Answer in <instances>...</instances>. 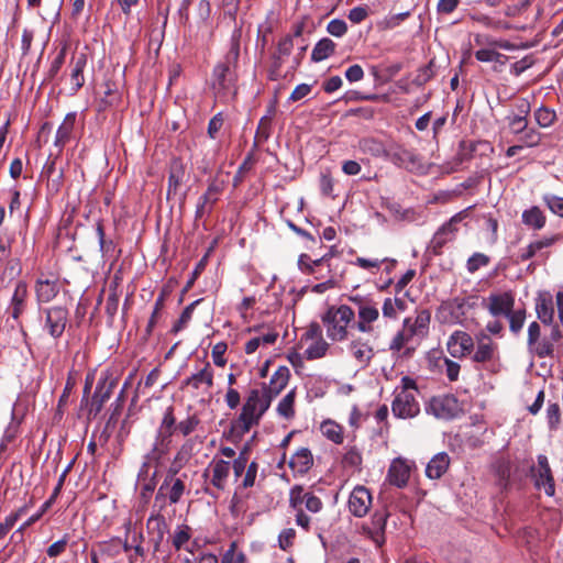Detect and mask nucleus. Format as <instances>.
<instances>
[{"mask_svg": "<svg viewBox=\"0 0 563 563\" xmlns=\"http://www.w3.org/2000/svg\"><path fill=\"white\" fill-rule=\"evenodd\" d=\"M240 56L239 35L231 38V47L223 62L218 63L211 75V89L217 100L227 102L236 93L234 67Z\"/></svg>", "mask_w": 563, "mask_h": 563, "instance_id": "nucleus-1", "label": "nucleus"}, {"mask_svg": "<svg viewBox=\"0 0 563 563\" xmlns=\"http://www.w3.org/2000/svg\"><path fill=\"white\" fill-rule=\"evenodd\" d=\"M272 400L264 389H251L233 428L241 434L249 432L253 426L260 423Z\"/></svg>", "mask_w": 563, "mask_h": 563, "instance_id": "nucleus-2", "label": "nucleus"}, {"mask_svg": "<svg viewBox=\"0 0 563 563\" xmlns=\"http://www.w3.org/2000/svg\"><path fill=\"white\" fill-rule=\"evenodd\" d=\"M355 312L346 305L331 306L321 317L327 336L333 342H342L349 338V325L354 321Z\"/></svg>", "mask_w": 563, "mask_h": 563, "instance_id": "nucleus-3", "label": "nucleus"}, {"mask_svg": "<svg viewBox=\"0 0 563 563\" xmlns=\"http://www.w3.org/2000/svg\"><path fill=\"white\" fill-rule=\"evenodd\" d=\"M417 383L409 376L401 378V387L391 402L393 415L399 419H411L420 413V405L416 398Z\"/></svg>", "mask_w": 563, "mask_h": 563, "instance_id": "nucleus-4", "label": "nucleus"}, {"mask_svg": "<svg viewBox=\"0 0 563 563\" xmlns=\"http://www.w3.org/2000/svg\"><path fill=\"white\" fill-rule=\"evenodd\" d=\"M294 49L292 36L290 34L282 37L277 47L272 54L271 65L268 67V78L271 80H278L286 77L289 71V65L291 63V52Z\"/></svg>", "mask_w": 563, "mask_h": 563, "instance_id": "nucleus-5", "label": "nucleus"}, {"mask_svg": "<svg viewBox=\"0 0 563 563\" xmlns=\"http://www.w3.org/2000/svg\"><path fill=\"white\" fill-rule=\"evenodd\" d=\"M426 411L438 419L450 420L455 418L462 411V408L455 396L445 394L433 396L429 400Z\"/></svg>", "mask_w": 563, "mask_h": 563, "instance_id": "nucleus-6", "label": "nucleus"}, {"mask_svg": "<svg viewBox=\"0 0 563 563\" xmlns=\"http://www.w3.org/2000/svg\"><path fill=\"white\" fill-rule=\"evenodd\" d=\"M475 306L472 298L456 297L443 301L439 308V316L444 322L459 323L465 317L466 311Z\"/></svg>", "mask_w": 563, "mask_h": 563, "instance_id": "nucleus-7", "label": "nucleus"}, {"mask_svg": "<svg viewBox=\"0 0 563 563\" xmlns=\"http://www.w3.org/2000/svg\"><path fill=\"white\" fill-rule=\"evenodd\" d=\"M44 330L53 338L59 339L68 323V310L63 306H54L43 311Z\"/></svg>", "mask_w": 563, "mask_h": 563, "instance_id": "nucleus-8", "label": "nucleus"}, {"mask_svg": "<svg viewBox=\"0 0 563 563\" xmlns=\"http://www.w3.org/2000/svg\"><path fill=\"white\" fill-rule=\"evenodd\" d=\"M532 476L537 488H543L548 496L555 494L554 478L545 455H538V465L536 468H532Z\"/></svg>", "mask_w": 563, "mask_h": 563, "instance_id": "nucleus-9", "label": "nucleus"}, {"mask_svg": "<svg viewBox=\"0 0 563 563\" xmlns=\"http://www.w3.org/2000/svg\"><path fill=\"white\" fill-rule=\"evenodd\" d=\"M211 7L209 0H201L198 2L199 22L197 30L192 25L188 26L190 37L195 40H206L212 35V24L210 22Z\"/></svg>", "mask_w": 563, "mask_h": 563, "instance_id": "nucleus-10", "label": "nucleus"}, {"mask_svg": "<svg viewBox=\"0 0 563 563\" xmlns=\"http://www.w3.org/2000/svg\"><path fill=\"white\" fill-rule=\"evenodd\" d=\"M347 506L353 516L357 518L366 516L372 506L369 490L365 486H356L350 494Z\"/></svg>", "mask_w": 563, "mask_h": 563, "instance_id": "nucleus-11", "label": "nucleus"}, {"mask_svg": "<svg viewBox=\"0 0 563 563\" xmlns=\"http://www.w3.org/2000/svg\"><path fill=\"white\" fill-rule=\"evenodd\" d=\"M498 355L497 344L484 332L476 335V349L472 355L475 363H487L494 361Z\"/></svg>", "mask_w": 563, "mask_h": 563, "instance_id": "nucleus-12", "label": "nucleus"}, {"mask_svg": "<svg viewBox=\"0 0 563 563\" xmlns=\"http://www.w3.org/2000/svg\"><path fill=\"white\" fill-rule=\"evenodd\" d=\"M223 190V181L212 179L206 192L199 198L196 208V218H202L205 214H209L212 210L213 205L218 201L219 195Z\"/></svg>", "mask_w": 563, "mask_h": 563, "instance_id": "nucleus-13", "label": "nucleus"}, {"mask_svg": "<svg viewBox=\"0 0 563 563\" xmlns=\"http://www.w3.org/2000/svg\"><path fill=\"white\" fill-rule=\"evenodd\" d=\"M515 297L510 291L490 294L486 308L493 317L507 316L514 309Z\"/></svg>", "mask_w": 563, "mask_h": 563, "instance_id": "nucleus-14", "label": "nucleus"}, {"mask_svg": "<svg viewBox=\"0 0 563 563\" xmlns=\"http://www.w3.org/2000/svg\"><path fill=\"white\" fill-rule=\"evenodd\" d=\"M474 349L473 338L464 331H455L448 341V351L453 357H464Z\"/></svg>", "mask_w": 563, "mask_h": 563, "instance_id": "nucleus-15", "label": "nucleus"}, {"mask_svg": "<svg viewBox=\"0 0 563 563\" xmlns=\"http://www.w3.org/2000/svg\"><path fill=\"white\" fill-rule=\"evenodd\" d=\"M213 386V371L209 363L203 368L187 377L181 385V388H192L194 390H203L208 393Z\"/></svg>", "mask_w": 563, "mask_h": 563, "instance_id": "nucleus-16", "label": "nucleus"}, {"mask_svg": "<svg viewBox=\"0 0 563 563\" xmlns=\"http://www.w3.org/2000/svg\"><path fill=\"white\" fill-rule=\"evenodd\" d=\"M430 312L428 310H421L417 313L415 318L407 317L404 319L402 328L411 335L412 338L419 336L423 338L428 334L429 324H430Z\"/></svg>", "mask_w": 563, "mask_h": 563, "instance_id": "nucleus-17", "label": "nucleus"}, {"mask_svg": "<svg viewBox=\"0 0 563 563\" xmlns=\"http://www.w3.org/2000/svg\"><path fill=\"white\" fill-rule=\"evenodd\" d=\"M29 290L27 285L23 280H19L15 285L13 295L10 300L8 311L10 316L18 321L25 311L27 305Z\"/></svg>", "mask_w": 563, "mask_h": 563, "instance_id": "nucleus-18", "label": "nucleus"}, {"mask_svg": "<svg viewBox=\"0 0 563 563\" xmlns=\"http://www.w3.org/2000/svg\"><path fill=\"white\" fill-rule=\"evenodd\" d=\"M169 443H164L159 437H156L151 451L144 456V462L139 473V481L145 479L148 468L152 465L157 466L162 457L167 453Z\"/></svg>", "mask_w": 563, "mask_h": 563, "instance_id": "nucleus-19", "label": "nucleus"}, {"mask_svg": "<svg viewBox=\"0 0 563 563\" xmlns=\"http://www.w3.org/2000/svg\"><path fill=\"white\" fill-rule=\"evenodd\" d=\"M411 467L406 460L401 457L395 459L387 473V478L391 485L402 488L407 485L410 477Z\"/></svg>", "mask_w": 563, "mask_h": 563, "instance_id": "nucleus-20", "label": "nucleus"}, {"mask_svg": "<svg viewBox=\"0 0 563 563\" xmlns=\"http://www.w3.org/2000/svg\"><path fill=\"white\" fill-rule=\"evenodd\" d=\"M561 240L560 234L543 236L542 239L530 242L526 247L521 249L518 253L517 261L526 262L537 256L543 249L550 247Z\"/></svg>", "mask_w": 563, "mask_h": 563, "instance_id": "nucleus-21", "label": "nucleus"}, {"mask_svg": "<svg viewBox=\"0 0 563 563\" xmlns=\"http://www.w3.org/2000/svg\"><path fill=\"white\" fill-rule=\"evenodd\" d=\"M536 313L538 319L545 325H550L554 320L553 297L549 291H541L536 298Z\"/></svg>", "mask_w": 563, "mask_h": 563, "instance_id": "nucleus-22", "label": "nucleus"}, {"mask_svg": "<svg viewBox=\"0 0 563 563\" xmlns=\"http://www.w3.org/2000/svg\"><path fill=\"white\" fill-rule=\"evenodd\" d=\"M114 386L113 382H110L108 384V378H101L96 387V390L93 393L89 413L97 416L103 408V405L108 401V399L111 396L112 388Z\"/></svg>", "mask_w": 563, "mask_h": 563, "instance_id": "nucleus-23", "label": "nucleus"}, {"mask_svg": "<svg viewBox=\"0 0 563 563\" xmlns=\"http://www.w3.org/2000/svg\"><path fill=\"white\" fill-rule=\"evenodd\" d=\"M34 290L37 302L47 303L59 292L58 280L40 277L35 282Z\"/></svg>", "mask_w": 563, "mask_h": 563, "instance_id": "nucleus-24", "label": "nucleus"}, {"mask_svg": "<svg viewBox=\"0 0 563 563\" xmlns=\"http://www.w3.org/2000/svg\"><path fill=\"white\" fill-rule=\"evenodd\" d=\"M378 308L372 300L366 306L360 307L357 311L356 329L362 333H371L373 331V323L378 320Z\"/></svg>", "mask_w": 563, "mask_h": 563, "instance_id": "nucleus-25", "label": "nucleus"}, {"mask_svg": "<svg viewBox=\"0 0 563 563\" xmlns=\"http://www.w3.org/2000/svg\"><path fill=\"white\" fill-rule=\"evenodd\" d=\"M387 157L399 167H413L419 164L418 155L409 148L401 145L391 146L388 151Z\"/></svg>", "mask_w": 563, "mask_h": 563, "instance_id": "nucleus-26", "label": "nucleus"}, {"mask_svg": "<svg viewBox=\"0 0 563 563\" xmlns=\"http://www.w3.org/2000/svg\"><path fill=\"white\" fill-rule=\"evenodd\" d=\"M147 530L151 534H153V547L154 551L157 552L159 547L164 540L166 532L168 531V526L165 520V517L161 514L151 515L146 521Z\"/></svg>", "mask_w": 563, "mask_h": 563, "instance_id": "nucleus-27", "label": "nucleus"}, {"mask_svg": "<svg viewBox=\"0 0 563 563\" xmlns=\"http://www.w3.org/2000/svg\"><path fill=\"white\" fill-rule=\"evenodd\" d=\"M290 377V372L286 366H279L275 373L272 375L269 383L263 384L262 389H264L267 395L274 399L278 396L282 390L287 386Z\"/></svg>", "mask_w": 563, "mask_h": 563, "instance_id": "nucleus-28", "label": "nucleus"}, {"mask_svg": "<svg viewBox=\"0 0 563 563\" xmlns=\"http://www.w3.org/2000/svg\"><path fill=\"white\" fill-rule=\"evenodd\" d=\"M461 220V216L456 214L450 219L446 223H444L433 235L431 241L432 247L435 252L440 251L448 241L452 240L454 236V232L456 231L455 224Z\"/></svg>", "mask_w": 563, "mask_h": 563, "instance_id": "nucleus-29", "label": "nucleus"}, {"mask_svg": "<svg viewBox=\"0 0 563 563\" xmlns=\"http://www.w3.org/2000/svg\"><path fill=\"white\" fill-rule=\"evenodd\" d=\"M211 479L210 483L218 490H223L230 474L231 465L224 460H213L210 464Z\"/></svg>", "mask_w": 563, "mask_h": 563, "instance_id": "nucleus-30", "label": "nucleus"}, {"mask_svg": "<svg viewBox=\"0 0 563 563\" xmlns=\"http://www.w3.org/2000/svg\"><path fill=\"white\" fill-rule=\"evenodd\" d=\"M186 176L185 167L179 159H174L170 164L169 176H168V187H167V198L169 199L172 196H176L179 187L184 183Z\"/></svg>", "mask_w": 563, "mask_h": 563, "instance_id": "nucleus-31", "label": "nucleus"}, {"mask_svg": "<svg viewBox=\"0 0 563 563\" xmlns=\"http://www.w3.org/2000/svg\"><path fill=\"white\" fill-rule=\"evenodd\" d=\"M352 356L361 366H367L373 358V347L361 339L352 340L349 346Z\"/></svg>", "mask_w": 563, "mask_h": 563, "instance_id": "nucleus-32", "label": "nucleus"}, {"mask_svg": "<svg viewBox=\"0 0 563 563\" xmlns=\"http://www.w3.org/2000/svg\"><path fill=\"white\" fill-rule=\"evenodd\" d=\"M450 457L446 453L435 454L426 467V475L431 479L440 478L449 468Z\"/></svg>", "mask_w": 563, "mask_h": 563, "instance_id": "nucleus-33", "label": "nucleus"}, {"mask_svg": "<svg viewBox=\"0 0 563 563\" xmlns=\"http://www.w3.org/2000/svg\"><path fill=\"white\" fill-rule=\"evenodd\" d=\"M75 121L76 113L70 112L66 114L63 123L59 125L54 141L55 146H57L59 150H62L69 142L74 131Z\"/></svg>", "mask_w": 563, "mask_h": 563, "instance_id": "nucleus-34", "label": "nucleus"}, {"mask_svg": "<svg viewBox=\"0 0 563 563\" xmlns=\"http://www.w3.org/2000/svg\"><path fill=\"white\" fill-rule=\"evenodd\" d=\"M313 464V457L309 449H299L290 459L289 467L300 474L307 473Z\"/></svg>", "mask_w": 563, "mask_h": 563, "instance_id": "nucleus-35", "label": "nucleus"}, {"mask_svg": "<svg viewBox=\"0 0 563 563\" xmlns=\"http://www.w3.org/2000/svg\"><path fill=\"white\" fill-rule=\"evenodd\" d=\"M177 423L173 407H168L159 424L157 435L164 443H170V437L176 432Z\"/></svg>", "mask_w": 563, "mask_h": 563, "instance_id": "nucleus-36", "label": "nucleus"}, {"mask_svg": "<svg viewBox=\"0 0 563 563\" xmlns=\"http://www.w3.org/2000/svg\"><path fill=\"white\" fill-rule=\"evenodd\" d=\"M276 113V108L274 104H272L267 109V113L261 118L258 122V126L255 133V143H264L266 142L271 134H272V125H273V119Z\"/></svg>", "mask_w": 563, "mask_h": 563, "instance_id": "nucleus-37", "label": "nucleus"}, {"mask_svg": "<svg viewBox=\"0 0 563 563\" xmlns=\"http://www.w3.org/2000/svg\"><path fill=\"white\" fill-rule=\"evenodd\" d=\"M86 65L87 56L84 53L78 54L73 60L70 80L74 91H78L85 84L84 69Z\"/></svg>", "mask_w": 563, "mask_h": 563, "instance_id": "nucleus-38", "label": "nucleus"}, {"mask_svg": "<svg viewBox=\"0 0 563 563\" xmlns=\"http://www.w3.org/2000/svg\"><path fill=\"white\" fill-rule=\"evenodd\" d=\"M521 218L522 223L534 231L543 229L547 222L544 213L537 206L525 210Z\"/></svg>", "mask_w": 563, "mask_h": 563, "instance_id": "nucleus-39", "label": "nucleus"}, {"mask_svg": "<svg viewBox=\"0 0 563 563\" xmlns=\"http://www.w3.org/2000/svg\"><path fill=\"white\" fill-rule=\"evenodd\" d=\"M335 43L328 38H321L313 47L311 53V59L314 63L322 62L330 57L335 51Z\"/></svg>", "mask_w": 563, "mask_h": 563, "instance_id": "nucleus-40", "label": "nucleus"}, {"mask_svg": "<svg viewBox=\"0 0 563 563\" xmlns=\"http://www.w3.org/2000/svg\"><path fill=\"white\" fill-rule=\"evenodd\" d=\"M554 344L555 343L549 336H544L540 338L528 350L532 355L539 358L553 357L555 351Z\"/></svg>", "mask_w": 563, "mask_h": 563, "instance_id": "nucleus-41", "label": "nucleus"}, {"mask_svg": "<svg viewBox=\"0 0 563 563\" xmlns=\"http://www.w3.org/2000/svg\"><path fill=\"white\" fill-rule=\"evenodd\" d=\"M358 147L364 154H368V155L376 156V157H379V156L387 157V154L389 151L385 147V145L380 141L375 140L373 137L362 139L358 143Z\"/></svg>", "mask_w": 563, "mask_h": 563, "instance_id": "nucleus-42", "label": "nucleus"}, {"mask_svg": "<svg viewBox=\"0 0 563 563\" xmlns=\"http://www.w3.org/2000/svg\"><path fill=\"white\" fill-rule=\"evenodd\" d=\"M494 472H495V475L497 477V485L501 488V489H505L507 488L508 484H509V478H510V475H511V464L508 460H498L495 464H494Z\"/></svg>", "mask_w": 563, "mask_h": 563, "instance_id": "nucleus-43", "label": "nucleus"}, {"mask_svg": "<svg viewBox=\"0 0 563 563\" xmlns=\"http://www.w3.org/2000/svg\"><path fill=\"white\" fill-rule=\"evenodd\" d=\"M320 430L327 439L331 440L335 444H341L343 442V429L334 421L328 420L322 422Z\"/></svg>", "mask_w": 563, "mask_h": 563, "instance_id": "nucleus-44", "label": "nucleus"}, {"mask_svg": "<svg viewBox=\"0 0 563 563\" xmlns=\"http://www.w3.org/2000/svg\"><path fill=\"white\" fill-rule=\"evenodd\" d=\"M295 399H296V390L291 389L287 395H285L277 406V412L279 416L285 419H291L295 417Z\"/></svg>", "mask_w": 563, "mask_h": 563, "instance_id": "nucleus-45", "label": "nucleus"}, {"mask_svg": "<svg viewBox=\"0 0 563 563\" xmlns=\"http://www.w3.org/2000/svg\"><path fill=\"white\" fill-rule=\"evenodd\" d=\"M330 344L323 339H317L311 341L310 345L305 351V357L307 360H318L325 356Z\"/></svg>", "mask_w": 563, "mask_h": 563, "instance_id": "nucleus-46", "label": "nucleus"}, {"mask_svg": "<svg viewBox=\"0 0 563 563\" xmlns=\"http://www.w3.org/2000/svg\"><path fill=\"white\" fill-rule=\"evenodd\" d=\"M477 60L483 63H499L500 66H505L508 57L493 48H481L475 52Z\"/></svg>", "mask_w": 563, "mask_h": 563, "instance_id": "nucleus-47", "label": "nucleus"}, {"mask_svg": "<svg viewBox=\"0 0 563 563\" xmlns=\"http://www.w3.org/2000/svg\"><path fill=\"white\" fill-rule=\"evenodd\" d=\"M185 483L181 478L173 479L170 481V484L167 488L164 490V496H161V498L168 497L170 504H177L181 496L185 493Z\"/></svg>", "mask_w": 563, "mask_h": 563, "instance_id": "nucleus-48", "label": "nucleus"}, {"mask_svg": "<svg viewBox=\"0 0 563 563\" xmlns=\"http://www.w3.org/2000/svg\"><path fill=\"white\" fill-rule=\"evenodd\" d=\"M327 256L312 261L307 254H301L298 260L299 268L307 274H317L318 267H323Z\"/></svg>", "mask_w": 563, "mask_h": 563, "instance_id": "nucleus-49", "label": "nucleus"}, {"mask_svg": "<svg viewBox=\"0 0 563 563\" xmlns=\"http://www.w3.org/2000/svg\"><path fill=\"white\" fill-rule=\"evenodd\" d=\"M534 120L541 128L551 126L556 120V113L554 110L541 106L534 111Z\"/></svg>", "mask_w": 563, "mask_h": 563, "instance_id": "nucleus-50", "label": "nucleus"}, {"mask_svg": "<svg viewBox=\"0 0 563 563\" xmlns=\"http://www.w3.org/2000/svg\"><path fill=\"white\" fill-rule=\"evenodd\" d=\"M531 112V103L527 98H517L511 103V110L509 112V117L516 118H529Z\"/></svg>", "mask_w": 563, "mask_h": 563, "instance_id": "nucleus-51", "label": "nucleus"}, {"mask_svg": "<svg viewBox=\"0 0 563 563\" xmlns=\"http://www.w3.org/2000/svg\"><path fill=\"white\" fill-rule=\"evenodd\" d=\"M526 309L511 310L506 317L509 320V329L514 334H518L526 321Z\"/></svg>", "mask_w": 563, "mask_h": 563, "instance_id": "nucleus-52", "label": "nucleus"}, {"mask_svg": "<svg viewBox=\"0 0 563 563\" xmlns=\"http://www.w3.org/2000/svg\"><path fill=\"white\" fill-rule=\"evenodd\" d=\"M181 467H183L181 463L173 461V463L169 466L167 474L164 478V482L162 483V485L159 486V488L157 490V494L155 496V501H158L161 499V496H164V490H165V488H167L169 486L170 481L178 478V477H176V475L179 473Z\"/></svg>", "mask_w": 563, "mask_h": 563, "instance_id": "nucleus-53", "label": "nucleus"}, {"mask_svg": "<svg viewBox=\"0 0 563 563\" xmlns=\"http://www.w3.org/2000/svg\"><path fill=\"white\" fill-rule=\"evenodd\" d=\"M191 538V528L187 525L178 526L173 536V545L180 550Z\"/></svg>", "mask_w": 563, "mask_h": 563, "instance_id": "nucleus-54", "label": "nucleus"}, {"mask_svg": "<svg viewBox=\"0 0 563 563\" xmlns=\"http://www.w3.org/2000/svg\"><path fill=\"white\" fill-rule=\"evenodd\" d=\"M26 507H21L16 511L10 514L3 522L0 523V539L4 538L15 522L26 512Z\"/></svg>", "mask_w": 563, "mask_h": 563, "instance_id": "nucleus-55", "label": "nucleus"}, {"mask_svg": "<svg viewBox=\"0 0 563 563\" xmlns=\"http://www.w3.org/2000/svg\"><path fill=\"white\" fill-rule=\"evenodd\" d=\"M547 421L551 431L559 429L561 421V409L558 402L549 404L547 408Z\"/></svg>", "mask_w": 563, "mask_h": 563, "instance_id": "nucleus-56", "label": "nucleus"}, {"mask_svg": "<svg viewBox=\"0 0 563 563\" xmlns=\"http://www.w3.org/2000/svg\"><path fill=\"white\" fill-rule=\"evenodd\" d=\"M413 338L402 328L389 343L391 352H400Z\"/></svg>", "mask_w": 563, "mask_h": 563, "instance_id": "nucleus-57", "label": "nucleus"}, {"mask_svg": "<svg viewBox=\"0 0 563 563\" xmlns=\"http://www.w3.org/2000/svg\"><path fill=\"white\" fill-rule=\"evenodd\" d=\"M309 493H305L302 486L295 485L289 492V505L292 509H301V504L306 501Z\"/></svg>", "mask_w": 563, "mask_h": 563, "instance_id": "nucleus-58", "label": "nucleus"}, {"mask_svg": "<svg viewBox=\"0 0 563 563\" xmlns=\"http://www.w3.org/2000/svg\"><path fill=\"white\" fill-rule=\"evenodd\" d=\"M202 302V299H198V300H195L194 302H191L190 305H188L184 311L181 312L178 321L176 322V324L174 325L173 330L175 332H178L180 330H183L187 323L189 322V320L191 319V316H192V312L195 310V308L200 303Z\"/></svg>", "mask_w": 563, "mask_h": 563, "instance_id": "nucleus-59", "label": "nucleus"}, {"mask_svg": "<svg viewBox=\"0 0 563 563\" xmlns=\"http://www.w3.org/2000/svg\"><path fill=\"white\" fill-rule=\"evenodd\" d=\"M489 264V257L483 253H474L466 263V268L468 273L474 274L481 267L487 266Z\"/></svg>", "mask_w": 563, "mask_h": 563, "instance_id": "nucleus-60", "label": "nucleus"}, {"mask_svg": "<svg viewBox=\"0 0 563 563\" xmlns=\"http://www.w3.org/2000/svg\"><path fill=\"white\" fill-rule=\"evenodd\" d=\"M199 422L200 420L196 415L189 416L185 420L177 423L176 432H179L181 435L187 437L196 430Z\"/></svg>", "mask_w": 563, "mask_h": 563, "instance_id": "nucleus-61", "label": "nucleus"}, {"mask_svg": "<svg viewBox=\"0 0 563 563\" xmlns=\"http://www.w3.org/2000/svg\"><path fill=\"white\" fill-rule=\"evenodd\" d=\"M519 140L523 143V145L528 147L538 146L541 142V133L538 132L533 128H527L521 134Z\"/></svg>", "mask_w": 563, "mask_h": 563, "instance_id": "nucleus-62", "label": "nucleus"}, {"mask_svg": "<svg viewBox=\"0 0 563 563\" xmlns=\"http://www.w3.org/2000/svg\"><path fill=\"white\" fill-rule=\"evenodd\" d=\"M362 455L361 453L355 449L351 448L347 450V452L344 454L342 463L344 467H351V468H358L362 464Z\"/></svg>", "mask_w": 563, "mask_h": 563, "instance_id": "nucleus-63", "label": "nucleus"}, {"mask_svg": "<svg viewBox=\"0 0 563 563\" xmlns=\"http://www.w3.org/2000/svg\"><path fill=\"white\" fill-rule=\"evenodd\" d=\"M543 201L548 208L559 217L563 218V198L554 195H544Z\"/></svg>", "mask_w": 563, "mask_h": 563, "instance_id": "nucleus-64", "label": "nucleus"}]
</instances>
